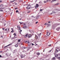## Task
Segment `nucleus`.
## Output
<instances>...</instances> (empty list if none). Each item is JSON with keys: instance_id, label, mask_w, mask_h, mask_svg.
I'll list each match as a JSON object with an SVG mask.
<instances>
[{"instance_id": "obj_1", "label": "nucleus", "mask_w": 60, "mask_h": 60, "mask_svg": "<svg viewBox=\"0 0 60 60\" xmlns=\"http://www.w3.org/2000/svg\"><path fill=\"white\" fill-rule=\"evenodd\" d=\"M45 25H48L47 26V27L48 26H50V24H47V23H46L45 24Z\"/></svg>"}, {"instance_id": "obj_2", "label": "nucleus", "mask_w": 60, "mask_h": 60, "mask_svg": "<svg viewBox=\"0 0 60 60\" xmlns=\"http://www.w3.org/2000/svg\"><path fill=\"white\" fill-rule=\"evenodd\" d=\"M30 5H28V6L26 7V8H27V10H28V9H30V8H31L29 7H30V6H30Z\"/></svg>"}, {"instance_id": "obj_3", "label": "nucleus", "mask_w": 60, "mask_h": 60, "mask_svg": "<svg viewBox=\"0 0 60 60\" xmlns=\"http://www.w3.org/2000/svg\"><path fill=\"white\" fill-rule=\"evenodd\" d=\"M36 5L35 7V8H37L39 6V5H38V4H36Z\"/></svg>"}, {"instance_id": "obj_4", "label": "nucleus", "mask_w": 60, "mask_h": 60, "mask_svg": "<svg viewBox=\"0 0 60 60\" xmlns=\"http://www.w3.org/2000/svg\"><path fill=\"white\" fill-rule=\"evenodd\" d=\"M24 56H25V55L23 54H22L21 55V58H22V57H24Z\"/></svg>"}, {"instance_id": "obj_5", "label": "nucleus", "mask_w": 60, "mask_h": 60, "mask_svg": "<svg viewBox=\"0 0 60 60\" xmlns=\"http://www.w3.org/2000/svg\"><path fill=\"white\" fill-rule=\"evenodd\" d=\"M60 50V49H57L55 50V51H57V52H58V51H59Z\"/></svg>"}, {"instance_id": "obj_6", "label": "nucleus", "mask_w": 60, "mask_h": 60, "mask_svg": "<svg viewBox=\"0 0 60 60\" xmlns=\"http://www.w3.org/2000/svg\"><path fill=\"white\" fill-rule=\"evenodd\" d=\"M60 29V27H58L56 29V30L57 31H59V30Z\"/></svg>"}, {"instance_id": "obj_7", "label": "nucleus", "mask_w": 60, "mask_h": 60, "mask_svg": "<svg viewBox=\"0 0 60 60\" xmlns=\"http://www.w3.org/2000/svg\"><path fill=\"white\" fill-rule=\"evenodd\" d=\"M56 57L55 56V57H53L52 58V59H53V60H54V59H56Z\"/></svg>"}, {"instance_id": "obj_8", "label": "nucleus", "mask_w": 60, "mask_h": 60, "mask_svg": "<svg viewBox=\"0 0 60 60\" xmlns=\"http://www.w3.org/2000/svg\"><path fill=\"white\" fill-rule=\"evenodd\" d=\"M59 54H55L56 57H56H57V56H59Z\"/></svg>"}, {"instance_id": "obj_9", "label": "nucleus", "mask_w": 60, "mask_h": 60, "mask_svg": "<svg viewBox=\"0 0 60 60\" xmlns=\"http://www.w3.org/2000/svg\"><path fill=\"white\" fill-rule=\"evenodd\" d=\"M11 44H9L8 45L5 46L4 47V48H6L7 47V46H10V45H11Z\"/></svg>"}, {"instance_id": "obj_10", "label": "nucleus", "mask_w": 60, "mask_h": 60, "mask_svg": "<svg viewBox=\"0 0 60 60\" xmlns=\"http://www.w3.org/2000/svg\"><path fill=\"white\" fill-rule=\"evenodd\" d=\"M50 35V33H47V36H49Z\"/></svg>"}, {"instance_id": "obj_11", "label": "nucleus", "mask_w": 60, "mask_h": 60, "mask_svg": "<svg viewBox=\"0 0 60 60\" xmlns=\"http://www.w3.org/2000/svg\"><path fill=\"white\" fill-rule=\"evenodd\" d=\"M35 38H36V39H37L38 38V36H37V35L35 36Z\"/></svg>"}, {"instance_id": "obj_12", "label": "nucleus", "mask_w": 60, "mask_h": 60, "mask_svg": "<svg viewBox=\"0 0 60 60\" xmlns=\"http://www.w3.org/2000/svg\"><path fill=\"white\" fill-rule=\"evenodd\" d=\"M28 43V45L29 46L31 45V43L30 42H29Z\"/></svg>"}, {"instance_id": "obj_13", "label": "nucleus", "mask_w": 60, "mask_h": 60, "mask_svg": "<svg viewBox=\"0 0 60 60\" xmlns=\"http://www.w3.org/2000/svg\"><path fill=\"white\" fill-rule=\"evenodd\" d=\"M55 13V12L54 11H53L52 12V13L50 14L51 15L52 14V13Z\"/></svg>"}, {"instance_id": "obj_14", "label": "nucleus", "mask_w": 60, "mask_h": 60, "mask_svg": "<svg viewBox=\"0 0 60 60\" xmlns=\"http://www.w3.org/2000/svg\"><path fill=\"white\" fill-rule=\"evenodd\" d=\"M29 31L30 32V33H32V32H33V30H29Z\"/></svg>"}, {"instance_id": "obj_15", "label": "nucleus", "mask_w": 60, "mask_h": 60, "mask_svg": "<svg viewBox=\"0 0 60 60\" xmlns=\"http://www.w3.org/2000/svg\"><path fill=\"white\" fill-rule=\"evenodd\" d=\"M3 6H4V5L3 4L0 5V7H2Z\"/></svg>"}, {"instance_id": "obj_16", "label": "nucleus", "mask_w": 60, "mask_h": 60, "mask_svg": "<svg viewBox=\"0 0 60 60\" xmlns=\"http://www.w3.org/2000/svg\"><path fill=\"white\" fill-rule=\"evenodd\" d=\"M31 37V35H29L28 37L29 38H30Z\"/></svg>"}, {"instance_id": "obj_17", "label": "nucleus", "mask_w": 60, "mask_h": 60, "mask_svg": "<svg viewBox=\"0 0 60 60\" xmlns=\"http://www.w3.org/2000/svg\"><path fill=\"white\" fill-rule=\"evenodd\" d=\"M19 32H22V30H20V29H19Z\"/></svg>"}, {"instance_id": "obj_18", "label": "nucleus", "mask_w": 60, "mask_h": 60, "mask_svg": "<svg viewBox=\"0 0 60 60\" xmlns=\"http://www.w3.org/2000/svg\"><path fill=\"white\" fill-rule=\"evenodd\" d=\"M25 43H28V42H29L28 41H25Z\"/></svg>"}, {"instance_id": "obj_19", "label": "nucleus", "mask_w": 60, "mask_h": 60, "mask_svg": "<svg viewBox=\"0 0 60 60\" xmlns=\"http://www.w3.org/2000/svg\"><path fill=\"white\" fill-rule=\"evenodd\" d=\"M23 28H27V26H25L23 27Z\"/></svg>"}, {"instance_id": "obj_20", "label": "nucleus", "mask_w": 60, "mask_h": 60, "mask_svg": "<svg viewBox=\"0 0 60 60\" xmlns=\"http://www.w3.org/2000/svg\"><path fill=\"white\" fill-rule=\"evenodd\" d=\"M57 59H58L59 60H60V57H58L57 58Z\"/></svg>"}, {"instance_id": "obj_21", "label": "nucleus", "mask_w": 60, "mask_h": 60, "mask_svg": "<svg viewBox=\"0 0 60 60\" xmlns=\"http://www.w3.org/2000/svg\"><path fill=\"white\" fill-rule=\"evenodd\" d=\"M37 55H39L40 54V53L39 52H38L37 53Z\"/></svg>"}, {"instance_id": "obj_22", "label": "nucleus", "mask_w": 60, "mask_h": 60, "mask_svg": "<svg viewBox=\"0 0 60 60\" xmlns=\"http://www.w3.org/2000/svg\"><path fill=\"white\" fill-rule=\"evenodd\" d=\"M17 28L19 29H20V26H17Z\"/></svg>"}, {"instance_id": "obj_23", "label": "nucleus", "mask_w": 60, "mask_h": 60, "mask_svg": "<svg viewBox=\"0 0 60 60\" xmlns=\"http://www.w3.org/2000/svg\"><path fill=\"white\" fill-rule=\"evenodd\" d=\"M28 36V34H26V35L25 36V37H27Z\"/></svg>"}, {"instance_id": "obj_24", "label": "nucleus", "mask_w": 60, "mask_h": 60, "mask_svg": "<svg viewBox=\"0 0 60 60\" xmlns=\"http://www.w3.org/2000/svg\"><path fill=\"white\" fill-rule=\"evenodd\" d=\"M18 42H19V41H21L20 39H18Z\"/></svg>"}, {"instance_id": "obj_25", "label": "nucleus", "mask_w": 60, "mask_h": 60, "mask_svg": "<svg viewBox=\"0 0 60 60\" xmlns=\"http://www.w3.org/2000/svg\"><path fill=\"white\" fill-rule=\"evenodd\" d=\"M58 4H59V3H57L56 4H55V5H57Z\"/></svg>"}, {"instance_id": "obj_26", "label": "nucleus", "mask_w": 60, "mask_h": 60, "mask_svg": "<svg viewBox=\"0 0 60 60\" xmlns=\"http://www.w3.org/2000/svg\"><path fill=\"white\" fill-rule=\"evenodd\" d=\"M0 11H3V10L2 9H0Z\"/></svg>"}, {"instance_id": "obj_27", "label": "nucleus", "mask_w": 60, "mask_h": 60, "mask_svg": "<svg viewBox=\"0 0 60 60\" xmlns=\"http://www.w3.org/2000/svg\"><path fill=\"white\" fill-rule=\"evenodd\" d=\"M15 47H18V45H16L15 46Z\"/></svg>"}, {"instance_id": "obj_28", "label": "nucleus", "mask_w": 60, "mask_h": 60, "mask_svg": "<svg viewBox=\"0 0 60 60\" xmlns=\"http://www.w3.org/2000/svg\"><path fill=\"white\" fill-rule=\"evenodd\" d=\"M14 36H16V34L15 33L14 34Z\"/></svg>"}, {"instance_id": "obj_29", "label": "nucleus", "mask_w": 60, "mask_h": 60, "mask_svg": "<svg viewBox=\"0 0 60 60\" xmlns=\"http://www.w3.org/2000/svg\"><path fill=\"white\" fill-rule=\"evenodd\" d=\"M23 25L24 26H26V24L25 23H24L23 24Z\"/></svg>"}, {"instance_id": "obj_30", "label": "nucleus", "mask_w": 60, "mask_h": 60, "mask_svg": "<svg viewBox=\"0 0 60 60\" xmlns=\"http://www.w3.org/2000/svg\"><path fill=\"white\" fill-rule=\"evenodd\" d=\"M56 0H54L53 1H51V2H54V1H56Z\"/></svg>"}, {"instance_id": "obj_31", "label": "nucleus", "mask_w": 60, "mask_h": 60, "mask_svg": "<svg viewBox=\"0 0 60 60\" xmlns=\"http://www.w3.org/2000/svg\"><path fill=\"white\" fill-rule=\"evenodd\" d=\"M44 3H47V2L46 1H44Z\"/></svg>"}, {"instance_id": "obj_32", "label": "nucleus", "mask_w": 60, "mask_h": 60, "mask_svg": "<svg viewBox=\"0 0 60 60\" xmlns=\"http://www.w3.org/2000/svg\"><path fill=\"white\" fill-rule=\"evenodd\" d=\"M40 11H42V9H41L40 10Z\"/></svg>"}, {"instance_id": "obj_33", "label": "nucleus", "mask_w": 60, "mask_h": 60, "mask_svg": "<svg viewBox=\"0 0 60 60\" xmlns=\"http://www.w3.org/2000/svg\"><path fill=\"white\" fill-rule=\"evenodd\" d=\"M16 12H18V10H16Z\"/></svg>"}, {"instance_id": "obj_34", "label": "nucleus", "mask_w": 60, "mask_h": 60, "mask_svg": "<svg viewBox=\"0 0 60 60\" xmlns=\"http://www.w3.org/2000/svg\"><path fill=\"white\" fill-rule=\"evenodd\" d=\"M38 23V22L37 21L36 22V24H37V23Z\"/></svg>"}, {"instance_id": "obj_35", "label": "nucleus", "mask_w": 60, "mask_h": 60, "mask_svg": "<svg viewBox=\"0 0 60 60\" xmlns=\"http://www.w3.org/2000/svg\"><path fill=\"white\" fill-rule=\"evenodd\" d=\"M47 0L46 1L47 2H49V0Z\"/></svg>"}, {"instance_id": "obj_36", "label": "nucleus", "mask_w": 60, "mask_h": 60, "mask_svg": "<svg viewBox=\"0 0 60 60\" xmlns=\"http://www.w3.org/2000/svg\"><path fill=\"white\" fill-rule=\"evenodd\" d=\"M14 0L13 1H11V3H12V2H14Z\"/></svg>"}, {"instance_id": "obj_37", "label": "nucleus", "mask_w": 60, "mask_h": 60, "mask_svg": "<svg viewBox=\"0 0 60 60\" xmlns=\"http://www.w3.org/2000/svg\"><path fill=\"white\" fill-rule=\"evenodd\" d=\"M32 45H34V44H33V43H32L31 44Z\"/></svg>"}, {"instance_id": "obj_38", "label": "nucleus", "mask_w": 60, "mask_h": 60, "mask_svg": "<svg viewBox=\"0 0 60 60\" xmlns=\"http://www.w3.org/2000/svg\"><path fill=\"white\" fill-rule=\"evenodd\" d=\"M11 32H12V33H13V30H12V31H11Z\"/></svg>"}, {"instance_id": "obj_39", "label": "nucleus", "mask_w": 60, "mask_h": 60, "mask_svg": "<svg viewBox=\"0 0 60 60\" xmlns=\"http://www.w3.org/2000/svg\"><path fill=\"white\" fill-rule=\"evenodd\" d=\"M15 38H17V37H16V36H14Z\"/></svg>"}, {"instance_id": "obj_40", "label": "nucleus", "mask_w": 60, "mask_h": 60, "mask_svg": "<svg viewBox=\"0 0 60 60\" xmlns=\"http://www.w3.org/2000/svg\"><path fill=\"white\" fill-rule=\"evenodd\" d=\"M38 36H40V35H39V34H38Z\"/></svg>"}, {"instance_id": "obj_41", "label": "nucleus", "mask_w": 60, "mask_h": 60, "mask_svg": "<svg viewBox=\"0 0 60 60\" xmlns=\"http://www.w3.org/2000/svg\"><path fill=\"white\" fill-rule=\"evenodd\" d=\"M48 23H50V21H49L48 22Z\"/></svg>"}, {"instance_id": "obj_42", "label": "nucleus", "mask_w": 60, "mask_h": 60, "mask_svg": "<svg viewBox=\"0 0 60 60\" xmlns=\"http://www.w3.org/2000/svg\"><path fill=\"white\" fill-rule=\"evenodd\" d=\"M5 25H6V23H4V26H5Z\"/></svg>"}, {"instance_id": "obj_43", "label": "nucleus", "mask_w": 60, "mask_h": 60, "mask_svg": "<svg viewBox=\"0 0 60 60\" xmlns=\"http://www.w3.org/2000/svg\"><path fill=\"white\" fill-rule=\"evenodd\" d=\"M0 57H2V56L1 55H0Z\"/></svg>"}, {"instance_id": "obj_44", "label": "nucleus", "mask_w": 60, "mask_h": 60, "mask_svg": "<svg viewBox=\"0 0 60 60\" xmlns=\"http://www.w3.org/2000/svg\"><path fill=\"white\" fill-rule=\"evenodd\" d=\"M38 19V17H37L36 18V19Z\"/></svg>"}, {"instance_id": "obj_45", "label": "nucleus", "mask_w": 60, "mask_h": 60, "mask_svg": "<svg viewBox=\"0 0 60 60\" xmlns=\"http://www.w3.org/2000/svg\"><path fill=\"white\" fill-rule=\"evenodd\" d=\"M2 2V1L0 0V3H1Z\"/></svg>"}, {"instance_id": "obj_46", "label": "nucleus", "mask_w": 60, "mask_h": 60, "mask_svg": "<svg viewBox=\"0 0 60 60\" xmlns=\"http://www.w3.org/2000/svg\"><path fill=\"white\" fill-rule=\"evenodd\" d=\"M51 46V45H49V46Z\"/></svg>"}, {"instance_id": "obj_47", "label": "nucleus", "mask_w": 60, "mask_h": 60, "mask_svg": "<svg viewBox=\"0 0 60 60\" xmlns=\"http://www.w3.org/2000/svg\"><path fill=\"white\" fill-rule=\"evenodd\" d=\"M3 30H4V28H3Z\"/></svg>"}, {"instance_id": "obj_48", "label": "nucleus", "mask_w": 60, "mask_h": 60, "mask_svg": "<svg viewBox=\"0 0 60 60\" xmlns=\"http://www.w3.org/2000/svg\"><path fill=\"white\" fill-rule=\"evenodd\" d=\"M34 17V16H32L31 17H32V18H33Z\"/></svg>"}, {"instance_id": "obj_49", "label": "nucleus", "mask_w": 60, "mask_h": 60, "mask_svg": "<svg viewBox=\"0 0 60 60\" xmlns=\"http://www.w3.org/2000/svg\"><path fill=\"white\" fill-rule=\"evenodd\" d=\"M16 9H18V8H15V10H16Z\"/></svg>"}, {"instance_id": "obj_50", "label": "nucleus", "mask_w": 60, "mask_h": 60, "mask_svg": "<svg viewBox=\"0 0 60 60\" xmlns=\"http://www.w3.org/2000/svg\"><path fill=\"white\" fill-rule=\"evenodd\" d=\"M51 50H50L49 52H51Z\"/></svg>"}, {"instance_id": "obj_51", "label": "nucleus", "mask_w": 60, "mask_h": 60, "mask_svg": "<svg viewBox=\"0 0 60 60\" xmlns=\"http://www.w3.org/2000/svg\"><path fill=\"white\" fill-rule=\"evenodd\" d=\"M39 34L40 35H41V33H40Z\"/></svg>"}, {"instance_id": "obj_52", "label": "nucleus", "mask_w": 60, "mask_h": 60, "mask_svg": "<svg viewBox=\"0 0 60 60\" xmlns=\"http://www.w3.org/2000/svg\"><path fill=\"white\" fill-rule=\"evenodd\" d=\"M1 37L2 38H3V36H2Z\"/></svg>"}, {"instance_id": "obj_53", "label": "nucleus", "mask_w": 60, "mask_h": 60, "mask_svg": "<svg viewBox=\"0 0 60 60\" xmlns=\"http://www.w3.org/2000/svg\"><path fill=\"white\" fill-rule=\"evenodd\" d=\"M9 10H10V11H11V9L10 8L9 9Z\"/></svg>"}, {"instance_id": "obj_54", "label": "nucleus", "mask_w": 60, "mask_h": 60, "mask_svg": "<svg viewBox=\"0 0 60 60\" xmlns=\"http://www.w3.org/2000/svg\"><path fill=\"white\" fill-rule=\"evenodd\" d=\"M20 24H22V22H21L20 23Z\"/></svg>"}, {"instance_id": "obj_55", "label": "nucleus", "mask_w": 60, "mask_h": 60, "mask_svg": "<svg viewBox=\"0 0 60 60\" xmlns=\"http://www.w3.org/2000/svg\"><path fill=\"white\" fill-rule=\"evenodd\" d=\"M5 31H6V30H7V29H5Z\"/></svg>"}, {"instance_id": "obj_56", "label": "nucleus", "mask_w": 60, "mask_h": 60, "mask_svg": "<svg viewBox=\"0 0 60 60\" xmlns=\"http://www.w3.org/2000/svg\"><path fill=\"white\" fill-rule=\"evenodd\" d=\"M11 30H13V28L12 29V28H11Z\"/></svg>"}, {"instance_id": "obj_57", "label": "nucleus", "mask_w": 60, "mask_h": 60, "mask_svg": "<svg viewBox=\"0 0 60 60\" xmlns=\"http://www.w3.org/2000/svg\"><path fill=\"white\" fill-rule=\"evenodd\" d=\"M24 49H26V48H25V47H24Z\"/></svg>"}, {"instance_id": "obj_58", "label": "nucleus", "mask_w": 60, "mask_h": 60, "mask_svg": "<svg viewBox=\"0 0 60 60\" xmlns=\"http://www.w3.org/2000/svg\"><path fill=\"white\" fill-rule=\"evenodd\" d=\"M30 11H28V13H29V12H30Z\"/></svg>"}, {"instance_id": "obj_59", "label": "nucleus", "mask_w": 60, "mask_h": 60, "mask_svg": "<svg viewBox=\"0 0 60 60\" xmlns=\"http://www.w3.org/2000/svg\"><path fill=\"white\" fill-rule=\"evenodd\" d=\"M44 51H45V50H43V52H44Z\"/></svg>"}, {"instance_id": "obj_60", "label": "nucleus", "mask_w": 60, "mask_h": 60, "mask_svg": "<svg viewBox=\"0 0 60 60\" xmlns=\"http://www.w3.org/2000/svg\"><path fill=\"white\" fill-rule=\"evenodd\" d=\"M21 19H20V20H21Z\"/></svg>"}, {"instance_id": "obj_61", "label": "nucleus", "mask_w": 60, "mask_h": 60, "mask_svg": "<svg viewBox=\"0 0 60 60\" xmlns=\"http://www.w3.org/2000/svg\"><path fill=\"white\" fill-rule=\"evenodd\" d=\"M9 29H8V31H9Z\"/></svg>"}, {"instance_id": "obj_62", "label": "nucleus", "mask_w": 60, "mask_h": 60, "mask_svg": "<svg viewBox=\"0 0 60 60\" xmlns=\"http://www.w3.org/2000/svg\"><path fill=\"white\" fill-rule=\"evenodd\" d=\"M19 23H20H20H21V22H19Z\"/></svg>"}, {"instance_id": "obj_63", "label": "nucleus", "mask_w": 60, "mask_h": 60, "mask_svg": "<svg viewBox=\"0 0 60 60\" xmlns=\"http://www.w3.org/2000/svg\"><path fill=\"white\" fill-rule=\"evenodd\" d=\"M15 4L16 5V4Z\"/></svg>"}, {"instance_id": "obj_64", "label": "nucleus", "mask_w": 60, "mask_h": 60, "mask_svg": "<svg viewBox=\"0 0 60 60\" xmlns=\"http://www.w3.org/2000/svg\"><path fill=\"white\" fill-rule=\"evenodd\" d=\"M34 18H36V17H34Z\"/></svg>"}]
</instances>
